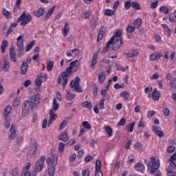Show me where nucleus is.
Instances as JSON below:
<instances>
[{
    "label": "nucleus",
    "instance_id": "obj_1",
    "mask_svg": "<svg viewBox=\"0 0 176 176\" xmlns=\"http://www.w3.org/2000/svg\"><path fill=\"white\" fill-rule=\"evenodd\" d=\"M40 102L41 96L39 94H36L30 96L28 98V100H25L23 103L21 113L22 116L25 117L26 115H28L30 109L32 110V112H34L35 109H38Z\"/></svg>",
    "mask_w": 176,
    "mask_h": 176
},
{
    "label": "nucleus",
    "instance_id": "obj_2",
    "mask_svg": "<svg viewBox=\"0 0 176 176\" xmlns=\"http://www.w3.org/2000/svg\"><path fill=\"white\" fill-rule=\"evenodd\" d=\"M78 60H75L73 62H71L69 64V66L65 69V72H63L60 76H59L58 79V85H61L63 80V90L65 89V86H67L68 83V78H69V75L72 74V69L74 67H75V69L74 70V72H76L78 69H79V67H80V62L78 63Z\"/></svg>",
    "mask_w": 176,
    "mask_h": 176
},
{
    "label": "nucleus",
    "instance_id": "obj_3",
    "mask_svg": "<svg viewBox=\"0 0 176 176\" xmlns=\"http://www.w3.org/2000/svg\"><path fill=\"white\" fill-rule=\"evenodd\" d=\"M58 160V155L54 154L52 157L46 159V163L48 166V174L50 176H54L56 173V166H57V161Z\"/></svg>",
    "mask_w": 176,
    "mask_h": 176
},
{
    "label": "nucleus",
    "instance_id": "obj_4",
    "mask_svg": "<svg viewBox=\"0 0 176 176\" xmlns=\"http://www.w3.org/2000/svg\"><path fill=\"white\" fill-rule=\"evenodd\" d=\"M151 162L148 164V169L149 170L151 174H155L159 168L160 167V160H156L155 157H151Z\"/></svg>",
    "mask_w": 176,
    "mask_h": 176
},
{
    "label": "nucleus",
    "instance_id": "obj_5",
    "mask_svg": "<svg viewBox=\"0 0 176 176\" xmlns=\"http://www.w3.org/2000/svg\"><path fill=\"white\" fill-rule=\"evenodd\" d=\"M32 20V15L30 14H26L25 12H23L21 15L16 19V23H20L21 27H25L28 23L31 22Z\"/></svg>",
    "mask_w": 176,
    "mask_h": 176
},
{
    "label": "nucleus",
    "instance_id": "obj_6",
    "mask_svg": "<svg viewBox=\"0 0 176 176\" xmlns=\"http://www.w3.org/2000/svg\"><path fill=\"white\" fill-rule=\"evenodd\" d=\"M45 160H46V157L43 155L36 162L35 173H40V171H42V169L45 167Z\"/></svg>",
    "mask_w": 176,
    "mask_h": 176
},
{
    "label": "nucleus",
    "instance_id": "obj_7",
    "mask_svg": "<svg viewBox=\"0 0 176 176\" xmlns=\"http://www.w3.org/2000/svg\"><path fill=\"white\" fill-rule=\"evenodd\" d=\"M111 45V50H119L123 46V39L122 38H114Z\"/></svg>",
    "mask_w": 176,
    "mask_h": 176
},
{
    "label": "nucleus",
    "instance_id": "obj_8",
    "mask_svg": "<svg viewBox=\"0 0 176 176\" xmlns=\"http://www.w3.org/2000/svg\"><path fill=\"white\" fill-rule=\"evenodd\" d=\"M16 131V125H12L10 129V135L9 136V140H13L16 137H17Z\"/></svg>",
    "mask_w": 176,
    "mask_h": 176
},
{
    "label": "nucleus",
    "instance_id": "obj_9",
    "mask_svg": "<svg viewBox=\"0 0 176 176\" xmlns=\"http://www.w3.org/2000/svg\"><path fill=\"white\" fill-rule=\"evenodd\" d=\"M16 41V46L19 47L20 52H23L24 49V40L23 39V36H19Z\"/></svg>",
    "mask_w": 176,
    "mask_h": 176
},
{
    "label": "nucleus",
    "instance_id": "obj_10",
    "mask_svg": "<svg viewBox=\"0 0 176 176\" xmlns=\"http://www.w3.org/2000/svg\"><path fill=\"white\" fill-rule=\"evenodd\" d=\"M163 57V54L160 52H154L150 56L151 61H157Z\"/></svg>",
    "mask_w": 176,
    "mask_h": 176
},
{
    "label": "nucleus",
    "instance_id": "obj_11",
    "mask_svg": "<svg viewBox=\"0 0 176 176\" xmlns=\"http://www.w3.org/2000/svg\"><path fill=\"white\" fill-rule=\"evenodd\" d=\"M38 149V144L36 143V141H32L30 144V155H35L36 153V151Z\"/></svg>",
    "mask_w": 176,
    "mask_h": 176
},
{
    "label": "nucleus",
    "instance_id": "obj_12",
    "mask_svg": "<svg viewBox=\"0 0 176 176\" xmlns=\"http://www.w3.org/2000/svg\"><path fill=\"white\" fill-rule=\"evenodd\" d=\"M151 97L153 101H159V100L160 99V92L157 91V89L154 88L151 94Z\"/></svg>",
    "mask_w": 176,
    "mask_h": 176
},
{
    "label": "nucleus",
    "instance_id": "obj_13",
    "mask_svg": "<svg viewBox=\"0 0 176 176\" xmlns=\"http://www.w3.org/2000/svg\"><path fill=\"white\" fill-rule=\"evenodd\" d=\"M16 52L14 51V48L11 47L10 50V58L12 63H16L17 61V58H16Z\"/></svg>",
    "mask_w": 176,
    "mask_h": 176
},
{
    "label": "nucleus",
    "instance_id": "obj_14",
    "mask_svg": "<svg viewBox=\"0 0 176 176\" xmlns=\"http://www.w3.org/2000/svg\"><path fill=\"white\" fill-rule=\"evenodd\" d=\"M54 10H56V6H52L46 13L44 20L46 21V20H49L50 19V16L54 13Z\"/></svg>",
    "mask_w": 176,
    "mask_h": 176
},
{
    "label": "nucleus",
    "instance_id": "obj_15",
    "mask_svg": "<svg viewBox=\"0 0 176 176\" xmlns=\"http://www.w3.org/2000/svg\"><path fill=\"white\" fill-rule=\"evenodd\" d=\"M28 71V63L26 62H23L21 66V75H25Z\"/></svg>",
    "mask_w": 176,
    "mask_h": 176
},
{
    "label": "nucleus",
    "instance_id": "obj_16",
    "mask_svg": "<svg viewBox=\"0 0 176 176\" xmlns=\"http://www.w3.org/2000/svg\"><path fill=\"white\" fill-rule=\"evenodd\" d=\"M138 56V51L135 50H132L128 54H126V58H134Z\"/></svg>",
    "mask_w": 176,
    "mask_h": 176
},
{
    "label": "nucleus",
    "instance_id": "obj_17",
    "mask_svg": "<svg viewBox=\"0 0 176 176\" xmlns=\"http://www.w3.org/2000/svg\"><path fill=\"white\" fill-rule=\"evenodd\" d=\"M69 137L68 136V133L67 132H63L60 134L58 140L60 141H63V142H67L68 141Z\"/></svg>",
    "mask_w": 176,
    "mask_h": 176
},
{
    "label": "nucleus",
    "instance_id": "obj_18",
    "mask_svg": "<svg viewBox=\"0 0 176 176\" xmlns=\"http://www.w3.org/2000/svg\"><path fill=\"white\" fill-rule=\"evenodd\" d=\"M153 131L156 135L160 137V138H162L164 135L163 131L159 130V128H157L156 125L153 126Z\"/></svg>",
    "mask_w": 176,
    "mask_h": 176
},
{
    "label": "nucleus",
    "instance_id": "obj_19",
    "mask_svg": "<svg viewBox=\"0 0 176 176\" xmlns=\"http://www.w3.org/2000/svg\"><path fill=\"white\" fill-rule=\"evenodd\" d=\"M11 112H12V107L10 105L6 107L4 109V114H3L5 119H8V118H10L9 115H10Z\"/></svg>",
    "mask_w": 176,
    "mask_h": 176
},
{
    "label": "nucleus",
    "instance_id": "obj_20",
    "mask_svg": "<svg viewBox=\"0 0 176 176\" xmlns=\"http://www.w3.org/2000/svg\"><path fill=\"white\" fill-rule=\"evenodd\" d=\"M72 83H74V80H72L71 82H70V86L72 89H74V91L76 92V93H82V91H83L82 90V87H80V85H72Z\"/></svg>",
    "mask_w": 176,
    "mask_h": 176
},
{
    "label": "nucleus",
    "instance_id": "obj_21",
    "mask_svg": "<svg viewBox=\"0 0 176 176\" xmlns=\"http://www.w3.org/2000/svg\"><path fill=\"white\" fill-rule=\"evenodd\" d=\"M109 100V96H102L101 100L99 101V109H104L105 105L104 104V101Z\"/></svg>",
    "mask_w": 176,
    "mask_h": 176
},
{
    "label": "nucleus",
    "instance_id": "obj_22",
    "mask_svg": "<svg viewBox=\"0 0 176 176\" xmlns=\"http://www.w3.org/2000/svg\"><path fill=\"white\" fill-rule=\"evenodd\" d=\"M98 82L100 85H102L105 82V72L102 71L98 74Z\"/></svg>",
    "mask_w": 176,
    "mask_h": 176
},
{
    "label": "nucleus",
    "instance_id": "obj_23",
    "mask_svg": "<svg viewBox=\"0 0 176 176\" xmlns=\"http://www.w3.org/2000/svg\"><path fill=\"white\" fill-rule=\"evenodd\" d=\"M1 10H2L3 16H4V17L7 20H10V19H12V12H10V11H8V10H6V8H2Z\"/></svg>",
    "mask_w": 176,
    "mask_h": 176
},
{
    "label": "nucleus",
    "instance_id": "obj_24",
    "mask_svg": "<svg viewBox=\"0 0 176 176\" xmlns=\"http://www.w3.org/2000/svg\"><path fill=\"white\" fill-rule=\"evenodd\" d=\"M135 170H136V171H139L140 173H142V171L145 170V166L141 162L137 163L135 164Z\"/></svg>",
    "mask_w": 176,
    "mask_h": 176
},
{
    "label": "nucleus",
    "instance_id": "obj_25",
    "mask_svg": "<svg viewBox=\"0 0 176 176\" xmlns=\"http://www.w3.org/2000/svg\"><path fill=\"white\" fill-rule=\"evenodd\" d=\"M112 43H113V42H112V40H109L107 43V45L105 46V47H104L101 52L102 54H105V53H107V52L109 51V49H111V45H112Z\"/></svg>",
    "mask_w": 176,
    "mask_h": 176
},
{
    "label": "nucleus",
    "instance_id": "obj_26",
    "mask_svg": "<svg viewBox=\"0 0 176 176\" xmlns=\"http://www.w3.org/2000/svg\"><path fill=\"white\" fill-rule=\"evenodd\" d=\"M98 58V54H94L92 57V60L91 63V69H94L96 67V64H97V59Z\"/></svg>",
    "mask_w": 176,
    "mask_h": 176
},
{
    "label": "nucleus",
    "instance_id": "obj_27",
    "mask_svg": "<svg viewBox=\"0 0 176 176\" xmlns=\"http://www.w3.org/2000/svg\"><path fill=\"white\" fill-rule=\"evenodd\" d=\"M8 46H9V43L8 42V41L3 40L1 45V50L3 54H5V52H6V47H8Z\"/></svg>",
    "mask_w": 176,
    "mask_h": 176
},
{
    "label": "nucleus",
    "instance_id": "obj_28",
    "mask_svg": "<svg viewBox=\"0 0 176 176\" xmlns=\"http://www.w3.org/2000/svg\"><path fill=\"white\" fill-rule=\"evenodd\" d=\"M120 97L124 98V101H128L130 98V93L127 91H124L120 94Z\"/></svg>",
    "mask_w": 176,
    "mask_h": 176
},
{
    "label": "nucleus",
    "instance_id": "obj_29",
    "mask_svg": "<svg viewBox=\"0 0 176 176\" xmlns=\"http://www.w3.org/2000/svg\"><path fill=\"white\" fill-rule=\"evenodd\" d=\"M10 68V62L5 59L4 64L3 65V71H4V72H9Z\"/></svg>",
    "mask_w": 176,
    "mask_h": 176
},
{
    "label": "nucleus",
    "instance_id": "obj_30",
    "mask_svg": "<svg viewBox=\"0 0 176 176\" xmlns=\"http://www.w3.org/2000/svg\"><path fill=\"white\" fill-rule=\"evenodd\" d=\"M76 97V94L69 93V91L66 92L65 98L67 101H72Z\"/></svg>",
    "mask_w": 176,
    "mask_h": 176
},
{
    "label": "nucleus",
    "instance_id": "obj_31",
    "mask_svg": "<svg viewBox=\"0 0 176 176\" xmlns=\"http://www.w3.org/2000/svg\"><path fill=\"white\" fill-rule=\"evenodd\" d=\"M122 30H117V31L115 32L113 36L111 37V38L110 39V41H112V42L113 43V39H118V38H122V37H121V36H122Z\"/></svg>",
    "mask_w": 176,
    "mask_h": 176
},
{
    "label": "nucleus",
    "instance_id": "obj_32",
    "mask_svg": "<svg viewBox=\"0 0 176 176\" xmlns=\"http://www.w3.org/2000/svg\"><path fill=\"white\" fill-rule=\"evenodd\" d=\"M68 32H69V24L68 23H65L63 31V36H67L68 35Z\"/></svg>",
    "mask_w": 176,
    "mask_h": 176
},
{
    "label": "nucleus",
    "instance_id": "obj_33",
    "mask_svg": "<svg viewBox=\"0 0 176 176\" xmlns=\"http://www.w3.org/2000/svg\"><path fill=\"white\" fill-rule=\"evenodd\" d=\"M42 82H43V75L38 76L35 80L36 86H41Z\"/></svg>",
    "mask_w": 176,
    "mask_h": 176
},
{
    "label": "nucleus",
    "instance_id": "obj_34",
    "mask_svg": "<svg viewBox=\"0 0 176 176\" xmlns=\"http://www.w3.org/2000/svg\"><path fill=\"white\" fill-rule=\"evenodd\" d=\"M54 116H56V113H54V110H50V120L48 122V126H50L52 123H53V120L54 119Z\"/></svg>",
    "mask_w": 176,
    "mask_h": 176
},
{
    "label": "nucleus",
    "instance_id": "obj_35",
    "mask_svg": "<svg viewBox=\"0 0 176 176\" xmlns=\"http://www.w3.org/2000/svg\"><path fill=\"white\" fill-rule=\"evenodd\" d=\"M134 126H135V122L129 123L126 126V130L128 131L129 133H133Z\"/></svg>",
    "mask_w": 176,
    "mask_h": 176
},
{
    "label": "nucleus",
    "instance_id": "obj_36",
    "mask_svg": "<svg viewBox=\"0 0 176 176\" xmlns=\"http://www.w3.org/2000/svg\"><path fill=\"white\" fill-rule=\"evenodd\" d=\"M54 67V61L50 60L47 63V71L50 72V71H53V68Z\"/></svg>",
    "mask_w": 176,
    "mask_h": 176
},
{
    "label": "nucleus",
    "instance_id": "obj_37",
    "mask_svg": "<svg viewBox=\"0 0 176 176\" xmlns=\"http://www.w3.org/2000/svg\"><path fill=\"white\" fill-rule=\"evenodd\" d=\"M45 14V9L43 8H40L38 9V10L34 13V16L36 17H41V16H43Z\"/></svg>",
    "mask_w": 176,
    "mask_h": 176
},
{
    "label": "nucleus",
    "instance_id": "obj_38",
    "mask_svg": "<svg viewBox=\"0 0 176 176\" xmlns=\"http://www.w3.org/2000/svg\"><path fill=\"white\" fill-rule=\"evenodd\" d=\"M142 24V19L141 18H138L133 22V25L135 28H140V27H141Z\"/></svg>",
    "mask_w": 176,
    "mask_h": 176
},
{
    "label": "nucleus",
    "instance_id": "obj_39",
    "mask_svg": "<svg viewBox=\"0 0 176 176\" xmlns=\"http://www.w3.org/2000/svg\"><path fill=\"white\" fill-rule=\"evenodd\" d=\"M82 106L83 108H87L89 111H91V108H93V104H91V102H89V101H85L82 103Z\"/></svg>",
    "mask_w": 176,
    "mask_h": 176
},
{
    "label": "nucleus",
    "instance_id": "obj_40",
    "mask_svg": "<svg viewBox=\"0 0 176 176\" xmlns=\"http://www.w3.org/2000/svg\"><path fill=\"white\" fill-rule=\"evenodd\" d=\"M82 126L84 129H86L87 130H91V124H90V122L87 121H83L82 122Z\"/></svg>",
    "mask_w": 176,
    "mask_h": 176
},
{
    "label": "nucleus",
    "instance_id": "obj_41",
    "mask_svg": "<svg viewBox=\"0 0 176 176\" xmlns=\"http://www.w3.org/2000/svg\"><path fill=\"white\" fill-rule=\"evenodd\" d=\"M131 8H133V9H135L136 10H141V5L140 3L132 2Z\"/></svg>",
    "mask_w": 176,
    "mask_h": 176
},
{
    "label": "nucleus",
    "instance_id": "obj_42",
    "mask_svg": "<svg viewBox=\"0 0 176 176\" xmlns=\"http://www.w3.org/2000/svg\"><path fill=\"white\" fill-rule=\"evenodd\" d=\"M21 8H20V6H14V8H13V13L14 16H18L19 15V12H21Z\"/></svg>",
    "mask_w": 176,
    "mask_h": 176
},
{
    "label": "nucleus",
    "instance_id": "obj_43",
    "mask_svg": "<svg viewBox=\"0 0 176 176\" xmlns=\"http://www.w3.org/2000/svg\"><path fill=\"white\" fill-rule=\"evenodd\" d=\"M95 171H101V161L98 160L96 162Z\"/></svg>",
    "mask_w": 176,
    "mask_h": 176
},
{
    "label": "nucleus",
    "instance_id": "obj_44",
    "mask_svg": "<svg viewBox=\"0 0 176 176\" xmlns=\"http://www.w3.org/2000/svg\"><path fill=\"white\" fill-rule=\"evenodd\" d=\"M104 35H105V32L102 30H100L98 34L97 41L100 42V41L102 39V37L104 36Z\"/></svg>",
    "mask_w": 176,
    "mask_h": 176
},
{
    "label": "nucleus",
    "instance_id": "obj_45",
    "mask_svg": "<svg viewBox=\"0 0 176 176\" xmlns=\"http://www.w3.org/2000/svg\"><path fill=\"white\" fill-rule=\"evenodd\" d=\"M160 13H164V14H168V8L164 6L160 8Z\"/></svg>",
    "mask_w": 176,
    "mask_h": 176
},
{
    "label": "nucleus",
    "instance_id": "obj_46",
    "mask_svg": "<svg viewBox=\"0 0 176 176\" xmlns=\"http://www.w3.org/2000/svg\"><path fill=\"white\" fill-rule=\"evenodd\" d=\"M109 90V85H107L105 87V89L101 90L100 91L101 96L102 97H107V93L108 92Z\"/></svg>",
    "mask_w": 176,
    "mask_h": 176
},
{
    "label": "nucleus",
    "instance_id": "obj_47",
    "mask_svg": "<svg viewBox=\"0 0 176 176\" xmlns=\"http://www.w3.org/2000/svg\"><path fill=\"white\" fill-rule=\"evenodd\" d=\"M105 131L107 134H108L109 137H112L113 131H112V128H111V126H106Z\"/></svg>",
    "mask_w": 176,
    "mask_h": 176
},
{
    "label": "nucleus",
    "instance_id": "obj_48",
    "mask_svg": "<svg viewBox=\"0 0 176 176\" xmlns=\"http://www.w3.org/2000/svg\"><path fill=\"white\" fill-rule=\"evenodd\" d=\"M91 14V12H90L89 10L85 11L82 13V17H84V19L87 20V19H90Z\"/></svg>",
    "mask_w": 176,
    "mask_h": 176
},
{
    "label": "nucleus",
    "instance_id": "obj_49",
    "mask_svg": "<svg viewBox=\"0 0 176 176\" xmlns=\"http://www.w3.org/2000/svg\"><path fill=\"white\" fill-rule=\"evenodd\" d=\"M113 14H115V11L111 9H107L104 12V16H113Z\"/></svg>",
    "mask_w": 176,
    "mask_h": 176
},
{
    "label": "nucleus",
    "instance_id": "obj_50",
    "mask_svg": "<svg viewBox=\"0 0 176 176\" xmlns=\"http://www.w3.org/2000/svg\"><path fill=\"white\" fill-rule=\"evenodd\" d=\"M5 120L4 126L6 129H9V127H10V120H12V118H10V117H8Z\"/></svg>",
    "mask_w": 176,
    "mask_h": 176
},
{
    "label": "nucleus",
    "instance_id": "obj_51",
    "mask_svg": "<svg viewBox=\"0 0 176 176\" xmlns=\"http://www.w3.org/2000/svg\"><path fill=\"white\" fill-rule=\"evenodd\" d=\"M52 109H53L52 111H57V109H58V104L56 98H54V100H53Z\"/></svg>",
    "mask_w": 176,
    "mask_h": 176
},
{
    "label": "nucleus",
    "instance_id": "obj_52",
    "mask_svg": "<svg viewBox=\"0 0 176 176\" xmlns=\"http://www.w3.org/2000/svg\"><path fill=\"white\" fill-rule=\"evenodd\" d=\"M68 120H64L59 126V130H64V128L65 127V126H67V124H68Z\"/></svg>",
    "mask_w": 176,
    "mask_h": 176
},
{
    "label": "nucleus",
    "instance_id": "obj_53",
    "mask_svg": "<svg viewBox=\"0 0 176 176\" xmlns=\"http://www.w3.org/2000/svg\"><path fill=\"white\" fill-rule=\"evenodd\" d=\"M34 45H35V41H32L26 46L25 52H30V50L32 49V46H34Z\"/></svg>",
    "mask_w": 176,
    "mask_h": 176
},
{
    "label": "nucleus",
    "instance_id": "obj_54",
    "mask_svg": "<svg viewBox=\"0 0 176 176\" xmlns=\"http://www.w3.org/2000/svg\"><path fill=\"white\" fill-rule=\"evenodd\" d=\"M19 105H20V98H16L12 103V107H14V108H16L19 107Z\"/></svg>",
    "mask_w": 176,
    "mask_h": 176
},
{
    "label": "nucleus",
    "instance_id": "obj_55",
    "mask_svg": "<svg viewBox=\"0 0 176 176\" xmlns=\"http://www.w3.org/2000/svg\"><path fill=\"white\" fill-rule=\"evenodd\" d=\"M154 39L156 43H162V37L159 34H154Z\"/></svg>",
    "mask_w": 176,
    "mask_h": 176
},
{
    "label": "nucleus",
    "instance_id": "obj_56",
    "mask_svg": "<svg viewBox=\"0 0 176 176\" xmlns=\"http://www.w3.org/2000/svg\"><path fill=\"white\" fill-rule=\"evenodd\" d=\"M170 89H176V78H173L170 82Z\"/></svg>",
    "mask_w": 176,
    "mask_h": 176
},
{
    "label": "nucleus",
    "instance_id": "obj_57",
    "mask_svg": "<svg viewBox=\"0 0 176 176\" xmlns=\"http://www.w3.org/2000/svg\"><path fill=\"white\" fill-rule=\"evenodd\" d=\"M64 148H65V144L60 142L58 144V151L59 152H60V153H63V152H64Z\"/></svg>",
    "mask_w": 176,
    "mask_h": 176
},
{
    "label": "nucleus",
    "instance_id": "obj_58",
    "mask_svg": "<svg viewBox=\"0 0 176 176\" xmlns=\"http://www.w3.org/2000/svg\"><path fill=\"white\" fill-rule=\"evenodd\" d=\"M134 31H135V26H127L126 32H128L129 34H131V32H134Z\"/></svg>",
    "mask_w": 176,
    "mask_h": 176
},
{
    "label": "nucleus",
    "instance_id": "obj_59",
    "mask_svg": "<svg viewBox=\"0 0 176 176\" xmlns=\"http://www.w3.org/2000/svg\"><path fill=\"white\" fill-rule=\"evenodd\" d=\"M130 8H131V0H128L124 3V8L126 9V10H129Z\"/></svg>",
    "mask_w": 176,
    "mask_h": 176
},
{
    "label": "nucleus",
    "instance_id": "obj_60",
    "mask_svg": "<svg viewBox=\"0 0 176 176\" xmlns=\"http://www.w3.org/2000/svg\"><path fill=\"white\" fill-rule=\"evenodd\" d=\"M168 21H170V23H175L176 21V17L174 16V14L172 13L168 18Z\"/></svg>",
    "mask_w": 176,
    "mask_h": 176
},
{
    "label": "nucleus",
    "instance_id": "obj_61",
    "mask_svg": "<svg viewBox=\"0 0 176 176\" xmlns=\"http://www.w3.org/2000/svg\"><path fill=\"white\" fill-rule=\"evenodd\" d=\"M82 176H89L90 175V170L89 168L83 170L82 172Z\"/></svg>",
    "mask_w": 176,
    "mask_h": 176
},
{
    "label": "nucleus",
    "instance_id": "obj_62",
    "mask_svg": "<svg viewBox=\"0 0 176 176\" xmlns=\"http://www.w3.org/2000/svg\"><path fill=\"white\" fill-rule=\"evenodd\" d=\"M175 151V147L174 146H169L167 148L168 153H173Z\"/></svg>",
    "mask_w": 176,
    "mask_h": 176
},
{
    "label": "nucleus",
    "instance_id": "obj_63",
    "mask_svg": "<svg viewBox=\"0 0 176 176\" xmlns=\"http://www.w3.org/2000/svg\"><path fill=\"white\" fill-rule=\"evenodd\" d=\"M153 115H155V111H148L147 112V119H151Z\"/></svg>",
    "mask_w": 176,
    "mask_h": 176
},
{
    "label": "nucleus",
    "instance_id": "obj_64",
    "mask_svg": "<svg viewBox=\"0 0 176 176\" xmlns=\"http://www.w3.org/2000/svg\"><path fill=\"white\" fill-rule=\"evenodd\" d=\"M126 125V119L122 118L119 122H118V126H125Z\"/></svg>",
    "mask_w": 176,
    "mask_h": 176
}]
</instances>
